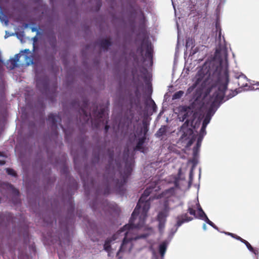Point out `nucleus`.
<instances>
[{
    "label": "nucleus",
    "mask_w": 259,
    "mask_h": 259,
    "mask_svg": "<svg viewBox=\"0 0 259 259\" xmlns=\"http://www.w3.org/2000/svg\"><path fill=\"white\" fill-rule=\"evenodd\" d=\"M228 66H202L196 75L195 83L188 89L190 93L194 89L198 93V96H201L205 91L210 95V107L205 115L202 116L200 110L194 111L193 105L189 107H183L182 110L178 115L181 121L185 123L181 126L180 133L181 134L180 140L186 144V147L191 146L195 139L193 131L197 128L201 124L204 117L202 126L198 135L196 146L193 149V158L190 160L194 166L198 163L199 149L203 137L206 134V127L214 114L220 105L224 102L232 98L237 95V92L232 91L229 95L225 96L229 82V73Z\"/></svg>",
    "instance_id": "nucleus-1"
},
{
    "label": "nucleus",
    "mask_w": 259,
    "mask_h": 259,
    "mask_svg": "<svg viewBox=\"0 0 259 259\" xmlns=\"http://www.w3.org/2000/svg\"><path fill=\"white\" fill-rule=\"evenodd\" d=\"M160 189L159 181H154L146 189L139 200L137 205L132 214L129 223L124 225L111 238H107L104 244V249L110 256L112 253V246L119 237L124 236L118 251L116 253L118 259L127 255L136 246L140 239L146 238L153 234V230L145 225L147 213L150 208L149 195Z\"/></svg>",
    "instance_id": "nucleus-2"
},
{
    "label": "nucleus",
    "mask_w": 259,
    "mask_h": 259,
    "mask_svg": "<svg viewBox=\"0 0 259 259\" xmlns=\"http://www.w3.org/2000/svg\"><path fill=\"white\" fill-rule=\"evenodd\" d=\"M216 48L214 54L209 56L203 65H228V50L221 28L216 25Z\"/></svg>",
    "instance_id": "nucleus-3"
},
{
    "label": "nucleus",
    "mask_w": 259,
    "mask_h": 259,
    "mask_svg": "<svg viewBox=\"0 0 259 259\" xmlns=\"http://www.w3.org/2000/svg\"><path fill=\"white\" fill-rule=\"evenodd\" d=\"M175 193V188L172 187L165 190L160 195L157 196L154 194V198H164L165 199L164 208L162 210L158 213L157 218V220L158 222V230L160 233L163 232L165 228V224L166 221V218L168 215L170 209L168 206L169 198L171 196H173Z\"/></svg>",
    "instance_id": "nucleus-4"
},
{
    "label": "nucleus",
    "mask_w": 259,
    "mask_h": 259,
    "mask_svg": "<svg viewBox=\"0 0 259 259\" xmlns=\"http://www.w3.org/2000/svg\"><path fill=\"white\" fill-rule=\"evenodd\" d=\"M127 156H128L127 155ZM134 159L132 157H128L125 160V169L123 173L118 172L120 174V179L113 180V183L115 185L117 191L121 193H123L124 186L127 182L128 177L132 171V167L134 164Z\"/></svg>",
    "instance_id": "nucleus-5"
},
{
    "label": "nucleus",
    "mask_w": 259,
    "mask_h": 259,
    "mask_svg": "<svg viewBox=\"0 0 259 259\" xmlns=\"http://www.w3.org/2000/svg\"><path fill=\"white\" fill-rule=\"evenodd\" d=\"M9 61L10 65H35L32 54L29 49L21 51Z\"/></svg>",
    "instance_id": "nucleus-6"
},
{
    "label": "nucleus",
    "mask_w": 259,
    "mask_h": 259,
    "mask_svg": "<svg viewBox=\"0 0 259 259\" xmlns=\"http://www.w3.org/2000/svg\"><path fill=\"white\" fill-rule=\"evenodd\" d=\"M144 48L146 49L145 57L150 61V65H153V49L151 43L147 40L143 39L140 46L137 48V54L133 56L135 61L138 60L140 58L144 59Z\"/></svg>",
    "instance_id": "nucleus-7"
},
{
    "label": "nucleus",
    "mask_w": 259,
    "mask_h": 259,
    "mask_svg": "<svg viewBox=\"0 0 259 259\" xmlns=\"http://www.w3.org/2000/svg\"><path fill=\"white\" fill-rule=\"evenodd\" d=\"M188 212L191 215H194L195 218H198L205 221L207 224L212 227L214 224L210 221L205 212L202 210L198 201H195L190 204L188 209Z\"/></svg>",
    "instance_id": "nucleus-8"
},
{
    "label": "nucleus",
    "mask_w": 259,
    "mask_h": 259,
    "mask_svg": "<svg viewBox=\"0 0 259 259\" xmlns=\"http://www.w3.org/2000/svg\"><path fill=\"white\" fill-rule=\"evenodd\" d=\"M42 66H34V70L35 71V81L36 87L38 89L41 88L47 90L49 86L48 78L45 75L42 70Z\"/></svg>",
    "instance_id": "nucleus-9"
},
{
    "label": "nucleus",
    "mask_w": 259,
    "mask_h": 259,
    "mask_svg": "<svg viewBox=\"0 0 259 259\" xmlns=\"http://www.w3.org/2000/svg\"><path fill=\"white\" fill-rule=\"evenodd\" d=\"M192 220L193 218L188 217L187 213L178 216L177 218V222L176 226L171 229L169 237L171 239L175 233L177 231L178 228L179 227H180L183 224L187 223Z\"/></svg>",
    "instance_id": "nucleus-10"
},
{
    "label": "nucleus",
    "mask_w": 259,
    "mask_h": 259,
    "mask_svg": "<svg viewBox=\"0 0 259 259\" xmlns=\"http://www.w3.org/2000/svg\"><path fill=\"white\" fill-rule=\"evenodd\" d=\"M2 188L6 190V193L15 197L16 199L19 196V191L15 189L13 185L7 183H4L2 185Z\"/></svg>",
    "instance_id": "nucleus-11"
},
{
    "label": "nucleus",
    "mask_w": 259,
    "mask_h": 259,
    "mask_svg": "<svg viewBox=\"0 0 259 259\" xmlns=\"http://www.w3.org/2000/svg\"><path fill=\"white\" fill-rule=\"evenodd\" d=\"M48 121L49 124L51 125V128L53 130H56L57 128V123L61 121V118L56 114H50L48 118Z\"/></svg>",
    "instance_id": "nucleus-12"
},
{
    "label": "nucleus",
    "mask_w": 259,
    "mask_h": 259,
    "mask_svg": "<svg viewBox=\"0 0 259 259\" xmlns=\"http://www.w3.org/2000/svg\"><path fill=\"white\" fill-rule=\"evenodd\" d=\"M234 77L239 80L238 83V85L240 86V88H246L248 87L247 81H248V79L242 73H235Z\"/></svg>",
    "instance_id": "nucleus-13"
},
{
    "label": "nucleus",
    "mask_w": 259,
    "mask_h": 259,
    "mask_svg": "<svg viewBox=\"0 0 259 259\" xmlns=\"http://www.w3.org/2000/svg\"><path fill=\"white\" fill-rule=\"evenodd\" d=\"M98 45L105 51H107L109 47L112 45L110 39H102L99 41Z\"/></svg>",
    "instance_id": "nucleus-14"
},
{
    "label": "nucleus",
    "mask_w": 259,
    "mask_h": 259,
    "mask_svg": "<svg viewBox=\"0 0 259 259\" xmlns=\"http://www.w3.org/2000/svg\"><path fill=\"white\" fill-rule=\"evenodd\" d=\"M168 243V241L165 240L159 245V251L162 257H163L165 254Z\"/></svg>",
    "instance_id": "nucleus-15"
},
{
    "label": "nucleus",
    "mask_w": 259,
    "mask_h": 259,
    "mask_svg": "<svg viewBox=\"0 0 259 259\" xmlns=\"http://www.w3.org/2000/svg\"><path fill=\"white\" fill-rule=\"evenodd\" d=\"M145 139H146V138L145 137L140 138L138 140L137 145L136 146V147L134 149V150L140 151L144 153V148L143 147V144L145 143Z\"/></svg>",
    "instance_id": "nucleus-16"
},
{
    "label": "nucleus",
    "mask_w": 259,
    "mask_h": 259,
    "mask_svg": "<svg viewBox=\"0 0 259 259\" xmlns=\"http://www.w3.org/2000/svg\"><path fill=\"white\" fill-rule=\"evenodd\" d=\"M243 243H244L248 248V249L252 253L254 254L256 256V257H258V250L254 248L250 244V243L247 242L246 240H244Z\"/></svg>",
    "instance_id": "nucleus-17"
},
{
    "label": "nucleus",
    "mask_w": 259,
    "mask_h": 259,
    "mask_svg": "<svg viewBox=\"0 0 259 259\" xmlns=\"http://www.w3.org/2000/svg\"><path fill=\"white\" fill-rule=\"evenodd\" d=\"M80 112L82 114V118L84 122H88L91 118V113H88L86 111V107L81 108Z\"/></svg>",
    "instance_id": "nucleus-18"
},
{
    "label": "nucleus",
    "mask_w": 259,
    "mask_h": 259,
    "mask_svg": "<svg viewBox=\"0 0 259 259\" xmlns=\"http://www.w3.org/2000/svg\"><path fill=\"white\" fill-rule=\"evenodd\" d=\"M167 132V126H162L155 134V136L157 138H160L162 136L165 135Z\"/></svg>",
    "instance_id": "nucleus-19"
},
{
    "label": "nucleus",
    "mask_w": 259,
    "mask_h": 259,
    "mask_svg": "<svg viewBox=\"0 0 259 259\" xmlns=\"http://www.w3.org/2000/svg\"><path fill=\"white\" fill-rule=\"evenodd\" d=\"M138 67V69H140L141 72H142V76L143 78H149L150 77V73L148 72L147 70L145 68V66H137Z\"/></svg>",
    "instance_id": "nucleus-20"
},
{
    "label": "nucleus",
    "mask_w": 259,
    "mask_h": 259,
    "mask_svg": "<svg viewBox=\"0 0 259 259\" xmlns=\"http://www.w3.org/2000/svg\"><path fill=\"white\" fill-rule=\"evenodd\" d=\"M195 40L192 38L189 37L186 40V47L187 49L190 48L192 49L195 46Z\"/></svg>",
    "instance_id": "nucleus-21"
},
{
    "label": "nucleus",
    "mask_w": 259,
    "mask_h": 259,
    "mask_svg": "<svg viewBox=\"0 0 259 259\" xmlns=\"http://www.w3.org/2000/svg\"><path fill=\"white\" fill-rule=\"evenodd\" d=\"M59 244L63 247L64 245H65L66 244H69L70 242V239L68 236H67V237L65 239L60 238H59Z\"/></svg>",
    "instance_id": "nucleus-22"
},
{
    "label": "nucleus",
    "mask_w": 259,
    "mask_h": 259,
    "mask_svg": "<svg viewBox=\"0 0 259 259\" xmlns=\"http://www.w3.org/2000/svg\"><path fill=\"white\" fill-rule=\"evenodd\" d=\"M184 92L182 91H179L176 92L172 96V99H180L184 95Z\"/></svg>",
    "instance_id": "nucleus-23"
},
{
    "label": "nucleus",
    "mask_w": 259,
    "mask_h": 259,
    "mask_svg": "<svg viewBox=\"0 0 259 259\" xmlns=\"http://www.w3.org/2000/svg\"><path fill=\"white\" fill-rule=\"evenodd\" d=\"M189 71H190L189 66H187V67H186V66H185V67L183 70V71L182 72L181 76L182 77H185L188 74Z\"/></svg>",
    "instance_id": "nucleus-24"
},
{
    "label": "nucleus",
    "mask_w": 259,
    "mask_h": 259,
    "mask_svg": "<svg viewBox=\"0 0 259 259\" xmlns=\"http://www.w3.org/2000/svg\"><path fill=\"white\" fill-rule=\"evenodd\" d=\"M6 171L8 174L9 175L12 176H16V172L12 168H7Z\"/></svg>",
    "instance_id": "nucleus-25"
},
{
    "label": "nucleus",
    "mask_w": 259,
    "mask_h": 259,
    "mask_svg": "<svg viewBox=\"0 0 259 259\" xmlns=\"http://www.w3.org/2000/svg\"><path fill=\"white\" fill-rule=\"evenodd\" d=\"M105 116V110L103 109L98 113V117L99 118H102Z\"/></svg>",
    "instance_id": "nucleus-26"
},
{
    "label": "nucleus",
    "mask_w": 259,
    "mask_h": 259,
    "mask_svg": "<svg viewBox=\"0 0 259 259\" xmlns=\"http://www.w3.org/2000/svg\"><path fill=\"white\" fill-rule=\"evenodd\" d=\"M59 259H65V255L64 252H58Z\"/></svg>",
    "instance_id": "nucleus-27"
},
{
    "label": "nucleus",
    "mask_w": 259,
    "mask_h": 259,
    "mask_svg": "<svg viewBox=\"0 0 259 259\" xmlns=\"http://www.w3.org/2000/svg\"><path fill=\"white\" fill-rule=\"evenodd\" d=\"M20 66H7V68L10 70L14 69L16 67H18Z\"/></svg>",
    "instance_id": "nucleus-28"
},
{
    "label": "nucleus",
    "mask_w": 259,
    "mask_h": 259,
    "mask_svg": "<svg viewBox=\"0 0 259 259\" xmlns=\"http://www.w3.org/2000/svg\"><path fill=\"white\" fill-rule=\"evenodd\" d=\"M193 167L191 168V169L190 171V174H189L190 180L191 181L192 180V178H193Z\"/></svg>",
    "instance_id": "nucleus-29"
},
{
    "label": "nucleus",
    "mask_w": 259,
    "mask_h": 259,
    "mask_svg": "<svg viewBox=\"0 0 259 259\" xmlns=\"http://www.w3.org/2000/svg\"><path fill=\"white\" fill-rule=\"evenodd\" d=\"M234 238H235L236 239H237L238 240H240L241 242H242L243 243L244 240H245L244 239L241 238L240 237L236 236V235H235Z\"/></svg>",
    "instance_id": "nucleus-30"
},
{
    "label": "nucleus",
    "mask_w": 259,
    "mask_h": 259,
    "mask_svg": "<svg viewBox=\"0 0 259 259\" xmlns=\"http://www.w3.org/2000/svg\"><path fill=\"white\" fill-rule=\"evenodd\" d=\"M174 185H175V187H179V185H178V179L177 178L175 179Z\"/></svg>",
    "instance_id": "nucleus-31"
},
{
    "label": "nucleus",
    "mask_w": 259,
    "mask_h": 259,
    "mask_svg": "<svg viewBox=\"0 0 259 259\" xmlns=\"http://www.w3.org/2000/svg\"><path fill=\"white\" fill-rule=\"evenodd\" d=\"M226 234H227L228 235H230L232 237H235V235L233 234V233H229V232H224Z\"/></svg>",
    "instance_id": "nucleus-32"
},
{
    "label": "nucleus",
    "mask_w": 259,
    "mask_h": 259,
    "mask_svg": "<svg viewBox=\"0 0 259 259\" xmlns=\"http://www.w3.org/2000/svg\"><path fill=\"white\" fill-rule=\"evenodd\" d=\"M110 193L109 192V189H108V188H107V190H106L104 192V194H109Z\"/></svg>",
    "instance_id": "nucleus-33"
},
{
    "label": "nucleus",
    "mask_w": 259,
    "mask_h": 259,
    "mask_svg": "<svg viewBox=\"0 0 259 259\" xmlns=\"http://www.w3.org/2000/svg\"><path fill=\"white\" fill-rule=\"evenodd\" d=\"M5 161L4 160H0V165H2L5 164Z\"/></svg>",
    "instance_id": "nucleus-34"
},
{
    "label": "nucleus",
    "mask_w": 259,
    "mask_h": 259,
    "mask_svg": "<svg viewBox=\"0 0 259 259\" xmlns=\"http://www.w3.org/2000/svg\"><path fill=\"white\" fill-rule=\"evenodd\" d=\"M109 126L108 125H106L105 126V130L106 132H107L109 129Z\"/></svg>",
    "instance_id": "nucleus-35"
},
{
    "label": "nucleus",
    "mask_w": 259,
    "mask_h": 259,
    "mask_svg": "<svg viewBox=\"0 0 259 259\" xmlns=\"http://www.w3.org/2000/svg\"><path fill=\"white\" fill-rule=\"evenodd\" d=\"M128 150H127L126 152L125 151H124V158L125 159V157H126V155H127V152H128Z\"/></svg>",
    "instance_id": "nucleus-36"
},
{
    "label": "nucleus",
    "mask_w": 259,
    "mask_h": 259,
    "mask_svg": "<svg viewBox=\"0 0 259 259\" xmlns=\"http://www.w3.org/2000/svg\"><path fill=\"white\" fill-rule=\"evenodd\" d=\"M203 229L204 230H206V225L205 224H204L203 225Z\"/></svg>",
    "instance_id": "nucleus-37"
},
{
    "label": "nucleus",
    "mask_w": 259,
    "mask_h": 259,
    "mask_svg": "<svg viewBox=\"0 0 259 259\" xmlns=\"http://www.w3.org/2000/svg\"><path fill=\"white\" fill-rule=\"evenodd\" d=\"M214 229H215V230H217L219 231V228L214 225V226H213L212 227Z\"/></svg>",
    "instance_id": "nucleus-38"
},
{
    "label": "nucleus",
    "mask_w": 259,
    "mask_h": 259,
    "mask_svg": "<svg viewBox=\"0 0 259 259\" xmlns=\"http://www.w3.org/2000/svg\"><path fill=\"white\" fill-rule=\"evenodd\" d=\"M181 171H182V169L181 168H180L179 170V175L180 176L181 175Z\"/></svg>",
    "instance_id": "nucleus-39"
},
{
    "label": "nucleus",
    "mask_w": 259,
    "mask_h": 259,
    "mask_svg": "<svg viewBox=\"0 0 259 259\" xmlns=\"http://www.w3.org/2000/svg\"><path fill=\"white\" fill-rule=\"evenodd\" d=\"M254 84L256 85V86L259 87V82H256ZM257 89L259 90V88H257Z\"/></svg>",
    "instance_id": "nucleus-40"
},
{
    "label": "nucleus",
    "mask_w": 259,
    "mask_h": 259,
    "mask_svg": "<svg viewBox=\"0 0 259 259\" xmlns=\"http://www.w3.org/2000/svg\"><path fill=\"white\" fill-rule=\"evenodd\" d=\"M109 206H112L114 208L115 206H116V205L115 204H109Z\"/></svg>",
    "instance_id": "nucleus-41"
},
{
    "label": "nucleus",
    "mask_w": 259,
    "mask_h": 259,
    "mask_svg": "<svg viewBox=\"0 0 259 259\" xmlns=\"http://www.w3.org/2000/svg\"><path fill=\"white\" fill-rule=\"evenodd\" d=\"M195 53V52H191L190 55L191 56H192V55H193Z\"/></svg>",
    "instance_id": "nucleus-42"
},
{
    "label": "nucleus",
    "mask_w": 259,
    "mask_h": 259,
    "mask_svg": "<svg viewBox=\"0 0 259 259\" xmlns=\"http://www.w3.org/2000/svg\"><path fill=\"white\" fill-rule=\"evenodd\" d=\"M152 102L153 103L154 106H156V105L155 104V102L153 101V100H152Z\"/></svg>",
    "instance_id": "nucleus-43"
},
{
    "label": "nucleus",
    "mask_w": 259,
    "mask_h": 259,
    "mask_svg": "<svg viewBox=\"0 0 259 259\" xmlns=\"http://www.w3.org/2000/svg\"><path fill=\"white\" fill-rule=\"evenodd\" d=\"M9 217H10V218H11V217H12L11 214H9Z\"/></svg>",
    "instance_id": "nucleus-44"
},
{
    "label": "nucleus",
    "mask_w": 259,
    "mask_h": 259,
    "mask_svg": "<svg viewBox=\"0 0 259 259\" xmlns=\"http://www.w3.org/2000/svg\"><path fill=\"white\" fill-rule=\"evenodd\" d=\"M2 156V153L0 152V156Z\"/></svg>",
    "instance_id": "nucleus-45"
},
{
    "label": "nucleus",
    "mask_w": 259,
    "mask_h": 259,
    "mask_svg": "<svg viewBox=\"0 0 259 259\" xmlns=\"http://www.w3.org/2000/svg\"><path fill=\"white\" fill-rule=\"evenodd\" d=\"M244 90H248V89H246V88H245V89H244Z\"/></svg>",
    "instance_id": "nucleus-46"
},
{
    "label": "nucleus",
    "mask_w": 259,
    "mask_h": 259,
    "mask_svg": "<svg viewBox=\"0 0 259 259\" xmlns=\"http://www.w3.org/2000/svg\"><path fill=\"white\" fill-rule=\"evenodd\" d=\"M60 126H61V127L62 128H63V126H62V125H60Z\"/></svg>",
    "instance_id": "nucleus-47"
},
{
    "label": "nucleus",
    "mask_w": 259,
    "mask_h": 259,
    "mask_svg": "<svg viewBox=\"0 0 259 259\" xmlns=\"http://www.w3.org/2000/svg\"><path fill=\"white\" fill-rule=\"evenodd\" d=\"M18 201L17 200H16V202H16V203H17V202H18Z\"/></svg>",
    "instance_id": "nucleus-48"
}]
</instances>
